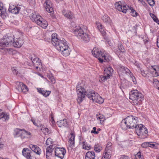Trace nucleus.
<instances>
[{"mask_svg": "<svg viewBox=\"0 0 159 159\" xmlns=\"http://www.w3.org/2000/svg\"><path fill=\"white\" fill-rule=\"evenodd\" d=\"M49 79L50 80V81H51V82H52V84H54L55 83L56 81L55 80L54 78L53 77V76H51L49 78Z\"/></svg>", "mask_w": 159, "mask_h": 159, "instance_id": "52", "label": "nucleus"}, {"mask_svg": "<svg viewBox=\"0 0 159 159\" xmlns=\"http://www.w3.org/2000/svg\"><path fill=\"white\" fill-rule=\"evenodd\" d=\"M31 121L34 125L37 126L38 127H41L42 126V125L39 124V125H37V123L35 122V120L34 119H31Z\"/></svg>", "mask_w": 159, "mask_h": 159, "instance_id": "49", "label": "nucleus"}, {"mask_svg": "<svg viewBox=\"0 0 159 159\" xmlns=\"http://www.w3.org/2000/svg\"><path fill=\"white\" fill-rule=\"evenodd\" d=\"M103 116L100 115V116H98V119H99L101 121H103L104 120H102L103 119Z\"/></svg>", "mask_w": 159, "mask_h": 159, "instance_id": "61", "label": "nucleus"}, {"mask_svg": "<svg viewBox=\"0 0 159 159\" xmlns=\"http://www.w3.org/2000/svg\"><path fill=\"white\" fill-rule=\"evenodd\" d=\"M102 147L99 144H95L94 146V150L97 152H99L102 150Z\"/></svg>", "mask_w": 159, "mask_h": 159, "instance_id": "36", "label": "nucleus"}, {"mask_svg": "<svg viewBox=\"0 0 159 159\" xmlns=\"http://www.w3.org/2000/svg\"><path fill=\"white\" fill-rule=\"evenodd\" d=\"M12 45L15 47L19 48L23 44L24 41L22 39L19 38L13 41Z\"/></svg>", "mask_w": 159, "mask_h": 159, "instance_id": "17", "label": "nucleus"}, {"mask_svg": "<svg viewBox=\"0 0 159 159\" xmlns=\"http://www.w3.org/2000/svg\"><path fill=\"white\" fill-rule=\"evenodd\" d=\"M101 57L102 58H98L99 61L101 63H102L103 61L109 62L112 60L111 57L108 54L104 55L103 53Z\"/></svg>", "mask_w": 159, "mask_h": 159, "instance_id": "16", "label": "nucleus"}, {"mask_svg": "<svg viewBox=\"0 0 159 159\" xmlns=\"http://www.w3.org/2000/svg\"><path fill=\"white\" fill-rule=\"evenodd\" d=\"M150 15L153 20L159 25V20L157 17L153 14L150 13Z\"/></svg>", "mask_w": 159, "mask_h": 159, "instance_id": "38", "label": "nucleus"}, {"mask_svg": "<svg viewBox=\"0 0 159 159\" xmlns=\"http://www.w3.org/2000/svg\"><path fill=\"white\" fill-rule=\"evenodd\" d=\"M14 35L9 34H6L3 36V38L0 40V49H3V48L9 47L12 45L14 41Z\"/></svg>", "mask_w": 159, "mask_h": 159, "instance_id": "5", "label": "nucleus"}, {"mask_svg": "<svg viewBox=\"0 0 159 159\" xmlns=\"http://www.w3.org/2000/svg\"><path fill=\"white\" fill-rule=\"evenodd\" d=\"M87 87V85L85 84V82L84 81H82L80 84L77 85L76 89L78 95V103L80 104L85 96L93 102L99 104L102 103L104 102V99L97 93L93 90H89Z\"/></svg>", "mask_w": 159, "mask_h": 159, "instance_id": "1", "label": "nucleus"}, {"mask_svg": "<svg viewBox=\"0 0 159 159\" xmlns=\"http://www.w3.org/2000/svg\"><path fill=\"white\" fill-rule=\"evenodd\" d=\"M37 24L43 28H46L48 25L47 22L42 17L39 20Z\"/></svg>", "mask_w": 159, "mask_h": 159, "instance_id": "24", "label": "nucleus"}, {"mask_svg": "<svg viewBox=\"0 0 159 159\" xmlns=\"http://www.w3.org/2000/svg\"><path fill=\"white\" fill-rule=\"evenodd\" d=\"M96 129L97 128L96 127H93V130H91V133H94V134H98V132L96 131Z\"/></svg>", "mask_w": 159, "mask_h": 159, "instance_id": "54", "label": "nucleus"}, {"mask_svg": "<svg viewBox=\"0 0 159 159\" xmlns=\"http://www.w3.org/2000/svg\"><path fill=\"white\" fill-rule=\"evenodd\" d=\"M66 153V150L65 148L63 147H57L55 149V155L61 159H63L64 158Z\"/></svg>", "mask_w": 159, "mask_h": 159, "instance_id": "10", "label": "nucleus"}, {"mask_svg": "<svg viewBox=\"0 0 159 159\" xmlns=\"http://www.w3.org/2000/svg\"><path fill=\"white\" fill-rule=\"evenodd\" d=\"M119 66L122 73H125L128 75H129L132 73L131 71L126 67L122 66L121 65H120Z\"/></svg>", "mask_w": 159, "mask_h": 159, "instance_id": "31", "label": "nucleus"}, {"mask_svg": "<svg viewBox=\"0 0 159 159\" xmlns=\"http://www.w3.org/2000/svg\"><path fill=\"white\" fill-rule=\"evenodd\" d=\"M92 55L95 57L101 58L102 56L103 53L100 50L96 48H94L92 51Z\"/></svg>", "mask_w": 159, "mask_h": 159, "instance_id": "14", "label": "nucleus"}, {"mask_svg": "<svg viewBox=\"0 0 159 159\" xmlns=\"http://www.w3.org/2000/svg\"><path fill=\"white\" fill-rule=\"evenodd\" d=\"M71 137L70 139V140L74 141L75 140V135L73 133H71Z\"/></svg>", "mask_w": 159, "mask_h": 159, "instance_id": "58", "label": "nucleus"}, {"mask_svg": "<svg viewBox=\"0 0 159 159\" xmlns=\"http://www.w3.org/2000/svg\"><path fill=\"white\" fill-rule=\"evenodd\" d=\"M22 131H25V132H26V136H30L31 135V133H30L25 130V129H23Z\"/></svg>", "mask_w": 159, "mask_h": 159, "instance_id": "60", "label": "nucleus"}, {"mask_svg": "<svg viewBox=\"0 0 159 159\" xmlns=\"http://www.w3.org/2000/svg\"><path fill=\"white\" fill-rule=\"evenodd\" d=\"M30 59L32 60L34 66L37 69H38L39 66L41 65L40 60L34 55H33V56H31Z\"/></svg>", "mask_w": 159, "mask_h": 159, "instance_id": "12", "label": "nucleus"}, {"mask_svg": "<svg viewBox=\"0 0 159 159\" xmlns=\"http://www.w3.org/2000/svg\"><path fill=\"white\" fill-rule=\"evenodd\" d=\"M130 77L131 78L134 84H136L137 83L136 79L133 74L132 73L129 75Z\"/></svg>", "mask_w": 159, "mask_h": 159, "instance_id": "45", "label": "nucleus"}, {"mask_svg": "<svg viewBox=\"0 0 159 159\" xmlns=\"http://www.w3.org/2000/svg\"><path fill=\"white\" fill-rule=\"evenodd\" d=\"M4 121L8 120L9 119V115L7 113L2 112V110H0V119Z\"/></svg>", "mask_w": 159, "mask_h": 159, "instance_id": "28", "label": "nucleus"}, {"mask_svg": "<svg viewBox=\"0 0 159 159\" xmlns=\"http://www.w3.org/2000/svg\"><path fill=\"white\" fill-rule=\"evenodd\" d=\"M136 157L135 159H144L143 156L141 154V152H139L137 153L135 155Z\"/></svg>", "mask_w": 159, "mask_h": 159, "instance_id": "41", "label": "nucleus"}, {"mask_svg": "<svg viewBox=\"0 0 159 159\" xmlns=\"http://www.w3.org/2000/svg\"><path fill=\"white\" fill-rule=\"evenodd\" d=\"M138 118L132 115L127 117L122 120L120 124V126L123 129L135 128L137 125Z\"/></svg>", "mask_w": 159, "mask_h": 159, "instance_id": "2", "label": "nucleus"}, {"mask_svg": "<svg viewBox=\"0 0 159 159\" xmlns=\"http://www.w3.org/2000/svg\"><path fill=\"white\" fill-rule=\"evenodd\" d=\"M30 147L32 151L37 154L39 155L41 153V149L38 146L31 144L30 145Z\"/></svg>", "mask_w": 159, "mask_h": 159, "instance_id": "23", "label": "nucleus"}, {"mask_svg": "<svg viewBox=\"0 0 159 159\" xmlns=\"http://www.w3.org/2000/svg\"><path fill=\"white\" fill-rule=\"evenodd\" d=\"M63 14L64 16L67 18L72 19L73 18V16L72 13L70 12L67 11L66 12L65 11H63Z\"/></svg>", "mask_w": 159, "mask_h": 159, "instance_id": "33", "label": "nucleus"}, {"mask_svg": "<svg viewBox=\"0 0 159 159\" xmlns=\"http://www.w3.org/2000/svg\"><path fill=\"white\" fill-rule=\"evenodd\" d=\"M148 143H149V144L148 147H151L152 148H154V147L155 146V145L154 144H153L152 143V142H148Z\"/></svg>", "mask_w": 159, "mask_h": 159, "instance_id": "59", "label": "nucleus"}, {"mask_svg": "<svg viewBox=\"0 0 159 159\" xmlns=\"http://www.w3.org/2000/svg\"><path fill=\"white\" fill-rule=\"evenodd\" d=\"M19 136H20L22 139L28 138V136H26V132L24 131H22Z\"/></svg>", "mask_w": 159, "mask_h": 159, "instance_id": "40", "label": "nucleus"}, {"mask_svg": "<svg viewBox=\"0 0 159 159\" xmlns=\"http://www.w3.org/2000/svg\"><path fill=\"white\" fill-rule=\"evenodd\" d=\"M73 33L79 39L85 43L89 42L90 40V36L85 33L83 28L79 26H76L73 30Z\"/></svg>", "mask_w": 159, "mask_h": 159, "instance_id": "4", "label": "nucleus"}, {"mask_svg": "<svg viewBox=\"0 0 159 159\" xmlns=\"http://www.w3.org/2000/svg\"><path fill=\"white\" fill-rule=\"evenodd\" d=\"M106 152L104 153L102 158L105 159H110L111 157V150L107 147L105 149Z\"/></svg>", "mask_w": 159, "mask_h": 159, "instance_id": "27", "label": "nucleus"}, {"mask_svg": "<svg viewBox=\"0 0 159 159\" xmlns=\"http://www.w3.org/2000/svg\"><path fill=\"white\" fill-rule=\"evenodd\" d=\"M23 84V83L22 82H17L16 83V88L19 91H20V89H21V88L22 86L21 85H22Z\"/></svg>", "mask_w": 159, "mask_h": 159, "instance_id": "43", "label": "nucleus"}, {"mask_svg": "<svg viewBox=\"0 0 159 159\" xmlns=\"http://www.w3.org/2000/svg\"><path fill=\"white\" fill-rule=\"evenodd\" d=\"M51 121H52V124H53L54 123H55L53 117V116H51Z\"/></svg>", "mask_w": 159, "mask_h": 159, "instance_id": "62", "label": "nucleus"}, {"mask_svg": "<svg viewBox=\"0 0 159 159\" xmlns=\"http://www.w3.org/2000/svg\"><path fill=\"white\" fill-rule=\"evenodd\" d=\"M61 51V54L64 56L66 57L70 54V48L68 46V48H65Z\"/></svg>", "mask_w": 159, "mask_h": 159, "instance_id": "32", "label": "nucleus"}, {"mask_svg": "<svg viewBox=\"0 0 159 159\" xmlns=\"http://www.w3.org/2000/svg\"><path fill=\"white\" fill-rule=\"evenodd\" d=\"M153 84L155 87L159 90V81L157 80H154Z\"/></svg>", "mask_w": 159, "mask_h": 159, "instance_id": "47", "label": "nucleus"}, {"mask_svg": "<svg viewBox=\"0 0 159 159\" xmlns=\"http://www.w3.org/2000/svg\"><path fill=\"white\" fill-rule=\"evenodd\" d=\"M113 71V70L112 67L111 66H109L106 67L104 70V75L109 79L110 77L112 76Z\"/></svg>", "mask_w": 159, "mask_h": 159, "instance_id": "18", "label": "nucleus"}, {"mask_svg": "<svg viewBox=\"0 0 159 159\" xmlns=\"http://www.w3.org/2000/svg\"><path fill=\"white\" fill-rule=\"evenodd\" d=\"M118 47L119 50L121 52H125V50L124 48V47L121 43L120 44H118Z\"/></svg>", "mask_w": 159, "mask_h": 159, "instance_id": "44", "label": "nucleus"}, {"mask_svg": "<svg viewBox=\"0 0 159 159\" xmlns=\"http://www.w3.org/2000/svg\"><path fill=\"white\" fill-rule=\"evenodd\" d=\"M45 3H46L45 9L46 11L49 13L54 12L52 3L50 0H47Z\"/></svg>", "mask_w": 159, "mask_h": 159, "instance_id": "15", "label": "nucleus"}, {"mask_svg": "<svg viewBox=\"0 0 159 159\" xmlns=\"http://www.w3.org/2000/svg\"><path fill=\"white\" fill-rule=\"evenodd\" d=\"M52 139L51 138H48L46 141V144L48 146L52 145L51 144L53 142L52 141Z\"/></svg>", "mask_w": 159, "mask_h": 159, "instance_id": "46", "label": "nucleus"}, {"mask_svg": "<svg viewBox=\"0 0 159 159\" xmlns=\"http://www.w3.org/2000/svg\"><path fill=\"white\" fill-rule=\"evenodd\" d=\"M37 90L38 92L39 93L42 94L45 97H48L51 93L50 91L47 90L45 91L43 90V89L41 88H37Z\"/></svg>", "mask_w": 159, "mask_h": 159, "instance_id": "29", "label": "nucleus"}, {"mask_svg": "<svg viewBox=\"0 0 159 159\" xmlns=\"http://www.w3.org/2000/svg\"><path fill=\"white\" fill-rule=\"evenodd\" d=\"M96 25L99 30L103 36H105L106 33L103 26L99 22H96Z\"/></svg>", "mask_w": 159, "mask_h": 159, "instance_id": "20", "label": "nucleus"}, {"mask_svg": "<svg viewBox=\"0 0 159 159\" xmlns=\"http://www.w3.org/2000/svg\"><path fill=\"white\" fill-rule=\"evenodd\" d=\"M82 143L83 144V149L87 150H90L91 149V146L90 145H89L85 141H84Z\"/></svg>", "mask_w": 159, "mask_h": 159, "instance_id": "35", "label": "nucleus"}, {"mask_svg": "<svg viewBox=\"0 0 159 159\" xmlns=\"http://www.w3.org/2000/svg\"><path fill=\"white\" fill-rule=\"evenodd\" d=\"M41 131L44 134H46V133H48L49 131V129L47 128L44 127L43 126L41 127L40 129Z\"/></svg>", "mask_w": 159, "mask_h": 159, "instance_id": "42", "label": "nucleus"}, {"mask_svg": "<svg viewBox=\"0 0 159 159\" xmlns=\"http://www.w3.org/2000/svg\"><path fill=\"white\" fill-rule=\"evenodd\" d=\"M41 16H40L38 13L35 12L32 13L31 14L30 16V18L31 20L33 21L36 23V24L38 22L39 20L42 18Z\"/></svg>", "mask_w": 159, "mask_h": 159, "instance_id": "19", "label": "nucleus"}, {"mask_svg": "<svg viewBox=\"0 0 159 159\" xmlns=\"http://www.w3.org/2000/svg\"><path fill=\"white\" fill-rule=\"evenodd\" d=\"M119 159H129V158L128 156L124 155L122 156Z\"/></svg>", "mask_w": 159, "mask_h": 159, "instance_id": "56", "label": "nucleus"}, {"mask_svg": "<svg viewBox=\"0 0 159 159\" xmlns=\"http://www.w3.org/2000/svg\"><path fill=\"white\" fill-rule=\"evenodd\" d=\"M6 10V9L4 7L3 3L0 2V16L3 20H5L8 16Z\"/></svg>", "mask_w": 159, "mask_h": 159, "instance_id": "13", "label": "nucleus"}, {"mask_svg": "<svg viewBox=\"0 0 159 159\" xmlns=\"http://www.w3.org/2000/svg\"><path fill=\"white\" fill-rule=\"evenodd\" d=\"M54 149V148H53V145H50L47 147L46 152V156L47 158H48L49 157L52 155V152Z\"/></svg>", "mask_w": 159, "mask_h": 159, "instance_id": "26", "label": "nucleus"}, {"mask_svg": "<svg viewBox=\"0 0 159 159\" xmlns=\"http://www.w3.org/2000/svg\"><path fill=\"white\" fill-rule=\"evenodd\" d=\"M135 130L139 137L144 139L148 136V131L146 128L142 124L137 125L135 127Z\"/></svg>", "mask_w": 159, "mask_h": 159, "instance_id": "7", "label": "nucleus"}, {"mask_svg": "<svg viewBox=\"0 0 159 159\" xmlns=\"http://www.w3.org/2000/svg\"><path fill=\"white\" fill-rule=\"evenodd\" d=\"M101 19L103 21L106 23L107 25L111 26L112 24L111 20L107 15H105L101 17Z\"/></svg>", "mask_w": 159, "mask_h": 159, "instance_id": "22", "label": "nucleus"}, {"mask_svg": "<svg viewBox=\"0 0 159 159\" xmlns=\"http://www.w3.org/2000/svg\"><path fill=\"white\" fill-rule=\"evenodd\" d=\"M115 6L117 10L124 13H126L129 9L131 10V12L134 10L132 7H129L126 4H123L121 1L116 2Z\"/></svg>", "mask_w": 159, "mask_h": 159, "instance_id": "8", "label": "nucleus"}, {"mask_svg": "<svg viewBox=\"0 0 159 159\" xmlns=\"http://www.w3.org/2000/svg\"><path fill=\"white\" fill-rule=\"evenodd\" d=\"M109 79V78H108V77H107L105 75H101L100 76L99 78V81L101 82H103Z\"/></svg>", "mask_w": 159, "mask_h": 159, "instance_id": "37", "label": "nucleus"}, {"mask_svg": "<svg viewBox=\"0 0 159 159\" xmlns=\"http://www.w3.org/2000/svg\"><path fill=\"white\" fill-rule=\"evenodd\" d=\"M11 70L12 71L13 73L16 75H18V72L17 70H16L15 68L13 67L11 68Z\"/></svg>", "mask_w": 159, "mask_h": 159, "instance_id": "53", "label": "nucleus"}, {"mask_svg": "<svg viewBox=\"0 0 159 159\" xmlns=\"http://www.w3.org/2000/svg\"><path fill=\"white\" fill-rule=\"evenodd\" d=\"M27 2L29 3L30 5L33 6L35 4V0H27Z\"/></svg>", "mask_w": 159, "mask_h": 159, "instance_id": "50", "label": "nucleus"}, {"mask_svg": "<svg viewBox=\"0 0 159 159\" xmlns=\"http://www.w3.org/2000/svg\"><path fill=\"white\" fill-rule=\"evenodd\" d=\"M57 124L59 127H68V124L66 119L61 120L57 122Z\"/></svg>", "mask_w": 159, "mask_h": 159, "instance_id": "25", "label": "nucleus"}, {"mask_svg": "<svg viewBox=\"0 0 159 159\" xmlns=\"http://www.w3.org/2000/svg\"><path fill=\"white\" fill-rule=\"evenodd\" d=\"M23 129L19 128H16L14 130L13 135L14 137H16L18 136V135L20 134V132H22Z\"/></svg>", "mask_w": 159, "mask_h": 159, "instance_id": "34", "label": "nucleus"}, {"mask_svg": "<svg viewBox=\"0 0 159 159\" xmlns=\"http://www.w3.org/2000/svg\"><path fill=\"white\" fill-rule=\"evenodd\" d=\"M115 6L117 10L124 13H126L129 9L131 10V12L134 10L132 7H129L126 4H123L121 1L116 2Z\"/></svg>", "mask_w": 159, "mask_h": 159, "instance_id": "9", "label": "nucleus"}, {"mask_svg": "<svg viewBox=\"0 0 159 159\" xmlns=\"http://www.w3.org/2000/svg\"><path fill=\"white\" fill-rule=\"evenodd\" d=\"M131 12L132 13V16L134 17L138 15V13H137L135 10Z\"/></svg>", "mask_w": 159, "mask_h": 159, "instance_id": "57", "label": "nucleus"}, {"mask_svg": "<svg viewBox=\"0 0 159 159\" xmlns=\"http://www.w3.org/2000/svg\"><path fill=\"white\" fill-rule=\"evenodd\" d=\"M134 64L135 66H137L138 67H139V63L137 62H135Z\"/></svg>", "mask_w": 159, "mask_h": 159, "instance_id": "64", "label": "nucleus"}, {"mask_svg": "<svg viewBox=\"0 0 159 159\" xmlns=\"http://www.w3.org/2000/svg\"><path fill=\"white\" fill-rule=\"evenodd\" d=\"M95 157L94 152L88 151L86 154L85 159H94Z\"/></svg>", "mask_w": 159, "mask_h": 159, "instance_id": "30", "label": "nucleus"}, {"mask_svg": "<svg viewBox=\"0 0 159 159\" xmlns=\"http://www.w3.org/2000/svg\"><path fill=\"white\" fill-rule=\"evenodd\" d=\"M31 151L28 148H24L22 151V154L27 159H31L32 156L31 155Z\"/></svg>", "mask_w": 159, "mask_h": 159, "instance_id": "21", "label": "nucleus"}, {"mask_svg": "<svg viewBox=\"0 0 159 159\" xmlns=\"http://www.w3.org/2000/svg\"><path fill=\"white\" fill-rule=\"evenodd\" d=\"M149 143H148V142H144V143H143L141 144V146L143 148H147V147H148V146H149Z\"/></svg>", "mask_w": 159, "mask_h": 159, "instance_id": "51", "label": "nucleus"}, {"mask_svg": "<svg viewBox=\"0 0 159 159\" xmlns=\"http://www.w3.org/2000/svg\"><path fill=\"white\" fill-rule=\"evenodd\" d=\"M157 46L159 48V38L157 39Z\"/></svg>", "mask_w": 159, "mask_h": 159, "instance_id": "63", "label": "nucleus"}, {"mask_svg": "<svg viewBox=\"0 0 159 159\" xmlns=\"http://www.w3.org/2000/svg\"><path fill=\"white\" fill-rule=\"evenodd\" d=\"M140 72L141 75L144 77H146L147 76V72L143 70L140 69Z\"/></svg>", "mask_w": 159, "mask_h": 159, "instance_id": "48", "label": "nucleus"}, {"mask_svg": "<svg viewBox=\"0 0 159 159\" xmlns=\"http://www.w3.org/2000/svg\"><path fill=\"white\" fill-rule=\"evenodd\" d=\"M143 96L137 90L131 91L129 94V99L137 104H140L143 100Z\"/></svg>", "mask_w": 159, "mask_h": 159, "instance_id": "6", "label": "nucleus"}, {"mask_svg": "<svg viewBox=\"0 0 159 159\" xmlns=\"http://www.w3.org/2000/svg\"><path fill=\"white\" fill-rule=\"evenodd\" d=\"M69 142L70 143V147H73L74 146V144H75L74 141H72V140H69Z\"/></svg>", "mask_w": 159, "mask_h": 159, "instance_id": "55", "label": "nucleus"}, {"mask_svg": "<svg viewBox=\"0 0 159 159\" xmlns=\"http://www.w3.org/2000/svg\"><path fill=\"white\" fill-rule=\"evenodd\" d=\"M56 33L53 34L51 36V43L59 51H61L65 48H68V45L66 40L63 38L59 39L56 36Z\"/></svg>", "mask_w": 159, "mask_h": 159, "instance_id": "3", "label": "nucleus"}, {"mask_svg": "<svg viewBox=\"0 0 159 159\" xmlns=\"http://www.w3.org/2000/svg\"><path fill=\"white\" fill-rule=\"evenodd\" d=\"M20 9L21 8L19 5H11L9 6L8 11L12 14H17L19 13Z\"/></svg>", "mask_w": 159, "mask_h": 159, "instance_id": "11", "label": "nucleus"}, {"mask_svg": "<svg viewBox=\"0 0 159 159\" xmlns=\"http://www.w3.org/2000/svg\"><path fill=\"white\" fill-rule=\"evenodd\" d=\"M21 86H22L20 91H21L23 93H25L28 90V88L25 84L23 83L22 85Z\"/></svg>", "mask_w": 159, "mask_h": 159, "instance_id": "39", "label": "nucleus"}]
</instances>
